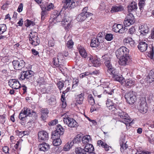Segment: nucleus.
I'll return each instance as SVG.
<instances>
[{
  "mask_svg": "<svg viewBox=\"0 0 154 154\" xmlns=\"http://www.w3.org/2000/svg\"><path fill=\"white\" fill-rule=\"evenodd\" d=\"M74 42L72 39L69 40L66 44V47L69 48H72Z\"/></svg>",
  "mask_w": 154,
  "mask_h": 154,
  "instance_id": "nucleus-55",
  "label": "nucleus"
},
{
  "mask_svg": "<svg viewBox=\"0 0 154 154\" xmlns=\"http://www.w3.org/2000/svg\"><path fill=\"white\" fill-rule=\"evenodd\" d=\"M19 79L20 80H23L25 79H28V81L31 79L32 77L34 76V72L31 70L23 71L21 72Z\"/></svg>",
  "mask_w": 154,
  "mask_h": 154,
  "instance_id": "nucleus-7",
  "label": "nucleus"
},
{
  "mask_svg": "<svg viewBox=\"0 0 154 154\" xmlns=\"http://www.w3.org/2000/svg\"><path fill=\"white\" fill-rule=\"evenodd\" d=\"M93 15L92 13H88L87 14L81 13L78 15L76 19L78 21H82L87 18L90 17Z\"/></svg>",
  "mask_w": 154,
  "mask_h": 154,
  "instance_id": "nucleus-13",
  "label": "nucleus"
},
{
  "mask_svg": "<svg viewBox=\"0 0 154 154\" xmlns=\"http://www.w3.org/2000/svg\"><path fill=\"white\" fill-rule=\"evenodd\" d=\"M78 49L79 51L80 54L81 56L86 58L88 56L87 54L86 53L85 49L84 47L80 45H78Z\"/></svg>",
  "mask_w": 154,
  "mask_h": 154,
  "instance_id": "nucleus-24",
  "label": "nucleus"
},
{
  "mask_svg": "<svg viewBox=\"0 0 154 154\" xmlns=\"http://www.w3.org/2000/svg\"><path fill=\"white\" fill-rule=\"evenodd\" d=\"M100 43L98 42L97 39L95 38H92L91 41L90 45L91 47H97L98 46Z\"/></svg>",
  "mask_w": 154,
  "mask_h": 154,
  "instance_id": "nucleus-36",
  "label": "nucleus"
},
{
  "mask_svg": "<svg viewBox=\"0 0 154 154\" xmlns=\"http://www.w3.org/2000/svg\"><path fill=\"white\" fill-rule=\"evenodd\" d=\"M127 8L129 13L135 11L137 8V3L133 1L127 6Z\"/></svg>",
  "mask_w": 154,
  "mask_h": 154,
  "instance_id": "nucleus-21",
  "label": "nucleus"
},
{
  "mask_svg": "<svg viewBox=\"0 0 154 154\" xmlns=\"http://www.w3.org/2000/svg\"><path fill=\"white\" fill-rule=\"evenodd\" d=\"M82 139V137L81 134H78L75 137H74L72 142V144L73 145L74 143H78L81 142Z\"/></svg>",
  "mask_w": 154,
  "mask_h": 154,
  "instance_id": "nucleus-35",
  "label": "nucleus"
},
{
  "mask_svg": "<svg viewBox=\"0 0 154 154\" xmlns=\"http://www.w3.org/2000/svg\"><path fill=\"white\" fill-rule=\"evenodd\" d=\"M6 118L5 115L0 116V122L3 124L5 122Z\"/></svg>",
  "mask_w": 154,
  "mask_h": 154,
  "instance_id": "nucleus-63",
  "label": "nucleus"
},
{
  "mask_svg": "<svg viewBox=\"0 0 154 154\" xmlns=\"http://www.w3.org/2000/svg\"><path fill=\"white\" fill-rule=\"evenodd\" d=\"M10 86L12 89H18L21 88V85L19 82L16 79H10Z\"/></svg>",
  "mask_w": 154,
  "mask_h": 154,
  "instance_id": "nucleus-17",
  "label": "nucleus"
},
{
  "mask_svg": "<svg viewBox=\"0 0 154 154\" xmlns=\"http://www.w3.org/2000/svg\"><path fill=\"white\" fill-rule=\"evenodd\" d=\"M105 38L107 41H111L113 38V35L111 33H106L105 35Z\"/></svg>",
  "mask_w": 154,
  "mask_h": 154,
  "instance_id": "nucleus-52",
  "label": "nucleus"
},
{
  "mask_svg": "<svg viewBox=\"0 0 154 154\" xmlns=\"http://www.w3.org/2000/svg\"><path fill=\"white\" fill-rule=\"evenodd\" d=\"M97 143L98 146H101L103 148H104L106 151H108L109 149V148H112L111 147L109 146L106 143L101 140H98Z\"/></svg>",
  "mask_w": 154,
  "mask_h": 154,
  "instance_id": "nucleus-25",
  "label": "nucleus"
},
{
  "mask_svg": "<svg viewBox=\"0 0 154 154\" xmlns=\"http://www.w3.org/2000/svg\"><path fill=\"white\" fill-rule=\"evenodd\" d=\"M124 10V7L121 5L113 6L111 8L110 12L112 13L121 12Z\"/></svg>",
  "mask_w": 154,
  "mask_h": 154,
  "instance_id": "nucleus-19",
  "label": "nucleus"
},
{
  "mask_svg": "<svg viewBox=\"0 0 154 154\" xmlns=\"http://www.w3.org/2000/svg\"><path fill=\"white\" fill-rule=\"evenodd\" d=\"M58 121L57 119H55L53 120H51L48 123V125L49 126H53L56 125L58 123Z\"/></svg>",
  "mask_w": 154,
  "mask_h": 154,
  "instance_id": "nucleus-60",
  "label": "nucleus"
},
{
  "mask_svg": "<svg viewBox=\"0 0 154 154\" xmlns=\"http://www.w3.org/2000/svg\"><path fill=\"white\" fill-rule=\"evenodd\" d=\"M84 92L77 95L75 98V100L77 103L79 104H82L84 99Z\"/></svg>",
  "mask_w": 154,
  "mask_h": 154,
  "instance_id": "nucleus-26",
  "label": "nucleus"
},
{
  "mask_svg": "<svg viewBox=\"0 0 154 154\" xmlns=\"http://www.w3.org/2000/svg\"><path fill=\"white\" fill-rule=\"evenodd\" d=\"M125 82L124 86L127 88H130L131 86L134 85L135 84V80L132 79H126L125 80L124 79L122 83Z\"/></svg>",
  "mask_w": 154,
  "mask_h": 154,
  "instance_id": "nucleus-22",
  "label": "nucleus"
},
{
  "mask_svg": "<svg viewBox=\"0 0 154 154\" xmlns=\"http://www.w3.org/2000/svg\"><path fill=\"white\" fill-rule=\"evenodd\" d=\"M6 29L7 27L5 24L0 25V35L5 32Z\"/></svg>",
  "mask_w": 154,
  "mask_h": 154,
  "instance_id": "nucleus-51",
  "label": "nucleus"
},
{
  "mask_svg": "<svg viewBox=\"0 0 154 154\" xmlns=\"http://www.w3.org/2000/svg\"><path fill=\"white\" fill-rule=\"evenodd\" d=\"M79 80L78 78H73L72 80V88H75L78 86V84L79 83Z\"/></svg>",
  "mask_w": 154,
  "mask_h": 154,
  "instance_id": "nucleus-49",
  "label": "nucleus"
},
{
  "mask_svg": "<svg viewBox=\"0 0 154 154\" xmlns=\"http://www.w3.org/2000/svg\"><path fill=\"white\" fill-rule=\"evenodd\" d=\"M123 23L124 24L125 26V27L129 26L130 25H131L134 23H132V22L131 23V21L127 19H125V18L124 21Z\"/></svg>",
  "mask_w": 154,
  "mask_h": 154,
  "instance_id": "nucleus-58",
  "label": "nucleus"
},
{
  "mask_svg": "<svg viewBox=\"0 0 154 154\" xmlns=\"http://www.w3.org/2000/svg\"><path fill=\"white\" fill-rule=\"evenodd\" d=\"M38 148L39 150L45 152L50 149V145L45 143H43L39 145Z\"/></svg>",
  "mask_w": 154,
  "mask_h": 154,
  "instance_id": "nucleus-23",
  "label": "nucleus"
},
{
  "mask_svg": "<svg viewBox=\"0 0 154 154\" xmlns=\"http://www.w3.org/2000/svg\"><path fill=\"white\" fill-rule=\"evenodd\" d=\"M12 63L14 68L17 70L21 69L25 65V63L23 60H14Z\"/></svg>",
  "mask_w": 154,
  "mask_h": 154,
  "instance_id": "nucleus-10",
  "label": "nucleus"
},
{
  "mask_svg": "<svg viewBox=\"0 0 154 154\" xmlns=\"http://www.w3.org/2000/svg\"><path fill=\"white\" fill-rule=\"evenodd\" d=\"M129 51V49L125 47L122 46L116 51V55L119 60V62L120 65L125 66L128 65L131 61L128 54Z\"/></svg>",
  "mask_w": 154,
  "mask_h": 154,
  "instance_id": "nucleus-2",
  "label": "nucleus"
},
{
  "mask_svg": "<svg viewBox=\"0 0 154 154\" xmlns=\"http://www.w3.org/2000/svg\"><path fill=\"white\" fill-rule=\"evenodd\" d=\"M28 108H24L21 111L19 115V118L20 120L27 119L28 117Z\"/></svg>",
  "mask_w": 154,
  "mask_h": 154,
  "instance_id": "nucleus-15",
  "label": "nucleus"
},
{
  "mask_svg": "<svg viewBox=\"0 0 154 154\" xmlns=\"http://www.w3.org/2000/svg\"><path fill=\"white\" fill-rule=\"evenodd\" d=\"M63 60V54L59 53L57 54V57H54L53 58L52 63L53 64V67L55 68L59 66V65H62V63L60 62L59 60Z\"/></svg>",
  "mask_w": 154,
  "mask_h": 154,
  "instance_id": "nucleus-11",
  "label": "nucleus"
},
{
  "mask_svg": "<svg viewBox=\"0 0 154 154\" xmlns=\"http://www.w3.org/2000/svg\"><path fill=\"white\" fill-rule=\"evenodd\" d=\"M41 114V120L45 121L46 120L47 118L48 117V114L49 113V111L47 108H42L39 110Z\"/></svg>",
  "mask_w": 154,
  "mask_h": 154,
  "instance_id": "nucleus-16",
  "label": "nucleus"
},
{
  "mask_svg": "<svg viewBox=\"0 0 154 154\" xmlns=\"http://www.w3.org/2000/svg\"><path fill=\"white\" fill-rule=\"evenodd\" d=\"M111 113L116 116H118L122 110L117 106L116 104L113 106L112 109H111Z\"/></svg>",
  "mask_w": 154,
  "mask_h": 154,
  "instance_id": "nucleus-27",
  "label": "nucleus"
},
{
  "mask_svg": "<svg viewBox=\"0 0 154 154\" xmlns=\"http://www.w3.org/2000/svg\"><path fill=\"white\" fill-rule=\"evenodd\" d=\"M54 7V5L52 3H50L48 4L47 7H45L46 8V10L48 11H49L51 10H53Z\"/></svg>",
  "mask_w": 154,
  "mask_h": 154,
  "instance_id": "nucleus-56",
  "label": "nucleus"
},
{
  "mask_svg": "<svg viewBox=\"0 0 154 154\" xmlns=\"http://www.w3.org/2000/svg\"><path fill=\"white\" fill-rule=\"evenodd\" d=\"M107 72L112 75L115 80L120 82H123L124 78L122 75L119 73L118 71L116 69L111 68L109 69H107Z\"/></svg>",
  "mask_w": 154,
  "mask_h": 154,
  "instance_id": "nucleus-3",
  "label": "nucleus"
},
{
  "mask_svg": "<svg viewBox=\"0 0 154 154\" xmlns=\"http://www.w3.org/2000/svg\"><path fill=\"white\" fill-rule=\"evenodd\" d=\"M49 21L51 23L61 22L62 25L67 29L69 28L70 25V21L69 17L66 16L64 14H61L57 11L53 12L51 15Z\"/></svg>",
  "mask_w": 154,
  "mask_h": 154,
  "instance_id": "nucleus-1",
  "label": "nucleus"
},
{
  "mask_svg": "<svg viewBox=\"0 0 154 154\" xmlns=\"http://www.w3.org/2000/svg\"><path fill=\"white\" fill-rule=\"evenodd\" d=\"M29 39L31 44L34 46H37L40 43V40L38 37L34 38H29Z\"/></svg>",
  "mask_w": 154,
  "mask_h": 154,
  "instance_id": "nucleus-30",
  "label": "nucleus"
},
{
  "mask_svg": "<svg viewBox=\"0 0 154 154\" xmlns=\"http://www.w3.org/2000/svg\"><path fill=\"white\" fill-rule=\"evenodd\" d=\"M91 137L90 135H86L82 137V141L83 143H88L91 141Z\"/></svg>",
  "mask_w": 154,
  "mask_h": 154,
  "instance_id": "nucleus-39",
  "label": "nucleus"
},
{
  "mask_svg": "<svg viewBox=\"0 0 154 154\" xmlns=\"http://www.w3.org/2000/svg\"><path fill=\"white\" fill-rule=\"evenodd\" d=\"M104 32H100L98 33L96 38L98 42L100 43L103 42L104 37L103 34Z\"/></svg>",
  "mask_w": 154,
  "mask_h": 154,
  "instance_id": "nucleus-40",
  "label": "nucleus"
},
{
  "mask_svg": "<svg viewBox=\"0 0 154 154\" xmlns=\"http://www.w3.org/2000/svg\"><path fill=\"white\" fill-rule=\"evenodd\" d=\"M69 83V81L68 80H66L64 83L61 81H59L57 83V85L59 89L61 90L64 87V84Z\"/></svg>",
  "mask_w": 154,
  "mask_h": 154,
  "instance_id": "nucleus-45",
  "label": "nucleus"
},
{
  "mask_svg": "<svg viewBox=\"0 0 154 154\" xmlns=\"http://www.w3.org/2000/svg\"><path fill=\"white\" fill-rule=\"evenodd\" d=\"M139 32L140 33V35L144 36L149 32L150 29L146 25H142L139 27Z\"/></svg>",
  "mask_w": 154,
  "mask_h": 154,
  "instance_id": "nucleus-14",
  "label": "nucleus"
},
{
  "mask_svg": "<svg viewBox=\"0 0 154 154\" xmlns=\"http://www.w3.org/2000/svg\"><path fill=\"white\" fill-rule=\"evenodd\" d=\"M122 24H118L116 25V27H114L113 28V30L116 32H118L122 28Z\"/></svg>",
  "mask_w": 154,
  "mask_h": 154,
  "instance_id": "nucleus-53",
  "label": "nucleus"
},
{
  "mask_svg": "<svg viewBox=\"0 0 154 154\" xmlns=\"http://www.w3.org/2000/svg\"><path fill=\"white\" fill-rule=\"evenodd\" d=\"M52 140L53 145L55 146L60 145L61 143V140L60 138Z\"/></svg>",
  "mask_w": 154,
  "mask_h": 154,
  "instance_id": "nucleus-47",
  "label": "nucleus"
},
{
  "mask_svg": "<svg viewBox=\"0 0 154 154\" xmlns=\"http://www.w3.org/2000/svg\"><path fill=\"white\" fill-rule=\"evenodd\" d=\"M73 144L72 142H70V143L68 142L64 146L63 149L64 151H67L69 150L72 146Z\"/></svg>",
  "mask_w": 154,
  "mask_h": 154,
  "instance_id": "nucleus-50",
  "label": "nucleus"
},
{
  "mask_svg": "<svg viewBox=\"0 0 154 154\" xmlns=\"http://www.w3.org/2000/svg\"><path fill=\"white\" fill-rule=\"evenodd\" d=\"M48 103L51 105H53L56 103V100L54 96H53L51 97L48 100Z\"/></svg>",
  "mask_w": 154,
  "mask_h": 154,
  "instance_id": "nucleus-43",
  "label": "nucleus"
},
{
  "mask_svg": "<svg viewBox=\"0 0 154 154\" xmlns=\"http://www.w3.org/2000/svg\"><path fill=\"white\" fill-rule=\"evenodd\" d=\"M38 84L39 86L42 85H44L45 84V82L44 79L43 78H41L39 79L37 81Z\"/></svg>",
  "mask_w": 154,
  "mask_h": 154,
  "instance_id": "nucleus-57",
  "label": "nucleus"
},
{
  "mask_svg": "<svg viewBox=\"0 0 154 154\" xmlns=\"http://www.w3.org/2000/svg\"><path fill=\"white\" fill-rule=\"evenodd\" d=\"M125 97L126 102L131 105L134 103L137 99L135 92L133 91H130L126 93Z\"/></svg>",
  "mask_w": 154,
  "mask_h": 154,
  "instance_id": "nucleus-4",
  "label": "nucleus"
},
{
  "mask_svg": "<svg viewBox=\"0 0 154 154\" xmlns=\"http://www.w3.org/2000/svg\"><path fill=\"white\" fill-rule=\"evenodd\" d=\"M125 19H127L132 22V23H134L135 21L134 16L132 13H130L128 14L126 17Z\"/></svg>",
  "mask_w": 154,
  "mask_h": 154,
  "instance_id": "nucleus-37",
  "label": "nucleus"
},
{
  "mask_svg": "<svg viewBox=\"0 0 154 154\" xmlns=\"http://www.w3.org/2000/svg\"><path fill=\"white\" fill-rule=\"evenodd\" d=\"M120 118L119 120L121 122H123L126 125L129 124L131 120L128 114L122 110L118 116Z\"/></svg>",
  "mask_w": 154,
  "mask_h": 154,
  "instance_id": "nucleus-8",
  "label": "nucleus"
},
{
  "mask_svg": "<svg viewBox=\"0 0 154 154\" xmlns=\"http://www.w3.org/2000/svg\"><path fill=\"white\" fill-rule=\"evenodd\" d=\"M102 58L103 60V62L105 65L108 68L107 69L112 68L110 62L111 59L109 57L105 55L102 56Z\"/></svg>",
  "mask_w": 154,
  "mask_h": 154,
  "instance_id": "nucleus-18",
  "label": "nucleus"
},
{
  "mask_svg": "<svg viewBox=\"0 0 154 154\" xmlns=\"http://www.w3.org/2000/svg\"><path fill=\"white\" fill-rule=\"evenodd\" d=\"M149 39H154V28H153L151 31V33L149 37Z\"/></svg>",
  "mask_w": 154,
  "mask_h": 154,
  "instance_id": "nucleus-64",
  "label": "nucleus"
},
{
  "mask_svg": "<svg viewBox=\"0 0 154 154\" xmlns=\"http://www.w3.org/2000/svg\"><path fill=\"white\" fill-rule=\"evenodd\" d=\"M38 140L40 142L45 141L48 139V134L46 131H39L38 133Z\"/></svg>",
  "mask_w": 154,
  "mask_h": 154,
  "instance_id": "nucleus-12",
  "label": "nucleus"
},
{
  "mask_svg": "<svg viewBox=\"0 0 154 154\" xmlns=\"http://www.w3.org/2000/svg\"><path fill=\"white\" fill-rule=\"evenodd\" d=\"M92 63L94 66L98 67L99 66L100 64V59L96 58H94Z\"/></svg>",
  "mask_w": 154,
  "mask_h": 154,
  "instance_id": "nucleus-48",
  "label": "nucleus"
},
{
  "mask_svg": "<svg viewBox=\"0 0 154 154\" xmlns=\"http://www.w3.org/2000/svg\"><path fill=\"white\" fill-rule=\"evenodd\" d=\"M147 81L150 83L154 81V69H152L150 71L147 76Z\"/></svg>",
  "mask_w": 154,
  "mask_h": 154,
  "instance_id": "nucleus-32",
  "label": "nucleus"
},
{
  "mask_svg": "<svg viewBox=\"0 0 154 154\" xmlns=\"http://www.w3.org/2000/svg\"><path fill=\"white\" fill-rule=\"evenodd\" d=\"M25 22L26 23H25V26L27 27H29L31 25H33V22L29 20H27Z\"/></svg>",
  "mask_w": 154,
  "mask_h": 154,
  "instance_id": "nucleus-62",
  "label": "nucleus"
},
{
  "mask_svg": "<svg viewBox=\"0 0 154 154\" xmlns=\"http://www.w3.org/2000/svg\"><path fill=\"white\" fill-rule=\"evenodd\" d=\"M63 5L62 8V11L66 9H71L75 7V2L74 0H64L62 1Z\"/></svg>",
  "mask_w": 154,
  "mask_h": 154,
  "instance_id": "nucleus-9",
  "label": "nucleus"
},
{
  "mask_svg": "<svg viewBox=\"0 0 154 154\" xmlns=\"http://www.w3.org/2000/svg\"><path fill=\"white\" fill-rule=\"evenodd\" d=\"M42 11L41 13V19L42 20H44L46 16V15L48 14L47 11L46 10V8H45V6H43V5L41 6Z\"/></svg>",
  "mask_w": 154,
  "mask_h": 154,
  "instance_id": "nucleus-33",
  "label": "nucleus"
},
{
  "mask_svg": "<svg viewBox=\"0 0 154 154\" xmlns=\"http://www.w3.org/2000/svg\"><path fill=\"white\" fill-rule=\"evenodd\" d=\"M135 32V29L133 26H131L129 29L128 32L131 35H132Z\"/></svg>",
  "mask_w": 154,
  "mask_h": 154,
  "instance_id": "nucleus-61",
  "label": "nucleus"
},
{
  "mask_svg": "<svg viewBox=\"0 0 154 154\" xmlns=\"http://www.w3.org/2000/svg\"><path fill=\"white\" fill-rule=\"evenodd\" d=\"M103 93L105 94H109L112 95L113 93V90H111L110 89L108 88L106 90L104 91Z\"/></svg>",
  "mask_w": 154,
  "mask_h": 154,
  "instance_id": "nucleus-59",
  "label": "nucleus"
},
{
  "mask_svg": "<svg viewBox=\"0 0 154 154\" xmlns=\"http://www.w3.org/2000/svg\"><path fill=\"white\" fill-rule=\"evenodd\" d=\"M120 144L121 146V151L122 152H124V150L127 148L128 146L126 144V143H125V142H123V141L121 140L120 141Z\"/></svg>",
  "mask_w": 154,
  "mask_h": 154,
  "instance_id": "nucleus-38",
  "label": "nucleus"
},
{
  "mask_svg": "<svg viewBox=\"0 0 154 154\" xmlns=\"http://www.w3.org/2000/svg\"><path fill=\"white\" fill-rule=\"evenodd\" d=\"M75 151L76 154H87L85 150L81 147L76 148Z\"/></svg>",
  "mask_w": 154,
  "mask_h": 154,
  "instance_id": "nucleus-44",
  "label": "nucleus"
},
{
  "mask_svg": "<svg viewBox=\"0 0 154 154\" xmlns=\"http://www.w3.org/2000/svg\"><path fill=\"white\" fill-rule=\"evenodd\" d=\"M63 122L70 128H76L78 126V123L73 118L68 115H66L63 118Z\"/></svg>",
  "mask_w": 154,
  "mask_h": 154,
  "instance_id": "nucleus-5",
  "label": "nucleus"
},
{
  "mask_svg": "<svg viewBox=\"0 0 154 154\" xmlns=\"http://www.w3.org/2000/svg\"><path fill=\"white\" fill-rule=\"evenodd\" d=\"M140 104L138 107L139 111L143 114L146 113L148 108L146 100L145 98L142 97L140 99Z\"/></svg>",
  "mask_w": 154,
  "mask_h": 154,
  "instance_id": "nucleus-6",
  "label": "nucleus"
},
{
  "mask_svg": "<svg viewBox=\"0 0 154 154\" xmlns=\"http://www.w3.org/2000/svg\"><path fill=\"white\" fill-rule=\"evenodd\" d=\"M138 48L141 52L145 51L148 48V44L144 41L140 42L139 43Z\"/></svg>",
  "mask_w": 154,
  "mask_h": 154,
  "instance_id": "nucleus-20",
  "label": "nucleus"
},
{
  "mask_svg": "<svg viewBox=\"0 0 154 154\" xmlns=\"http://www.w3.org/2000/svg\"><path fill=\"white\" fill-rule=\"evenodd\" d=\"M18 136L21 137L26 135H29V132L28 131H18Z\"/></svg>",
  "mask_w": 154,
  "mask_h": 154,
  "instance_id": "nucleus-54",
  "label": "nucleus"
},
{
  "mask_svg": "<svg viewBox=\"0 0 154 154\" xmlns=\"http://www.w3.org/2000/svg\"><path fill=\"white\" fill-rule=\"evenodd\" d=\"M84 149L85 150V152L86 153H88L91 151H94V148L92 144L89 143H87L85 146Z\"/></svg>",
  "mask_w": 154,
  "mask_h": 154,
  "instance_id": "nucleus-31",
  "label": "nucleus"
},
{
  "mask_svg": "<svg viewBox=\"0 0 154 154\" xmlns=\"http://www.w3.org/2000/svg\"><path fill=\"white\" fill-rule=\"evenodd\" d=\"M56 130L58 131V132L62 135L64 133L65 129L60 125L58 124L56 126Z\"/></svg>",
  "mask_w": 154,
  "mask_h": 154,
  "instance_id": "nucleus-41",
  "label": "nucleus"
},
{
  "mask_svg": "<svg viewBox=\"0 0 154 154\" xmlns=\"http://www.w3.org/2000/svg\"><path fill=\"white\" fill-rule=\"evenodd\" d=\"M146 1V0H139L138 5L139 9L141 12H143L144 10V6L146 4L145 2Z\"/></svg>",
  "mask_w": 154,
  "mask_h": 154,
  "instance_id": "nucleus-34",
  "label": "nucleus"
},
{
  "mask_svg": "<svg viewBox=\"0 0 154 154\" xmlns=\"http://www.w3.org/2000/svg\"><path fill=\"white\" fill-rule=\"evenodd\" d=\"M28 116L31 117L33 120H36L37 118V115L36 112L28 108Z\"/></svg>",
  "mask_w": 154,
  "mask_h": 154,
  "instance_id": "nucleus-28",
  "label": "nucleus"
},
{
  "mask_svg": "<svg viewBox=\"0 0 154 154\" xmlns=\"http://www.w3.org/2000/svg\"><path fill=\"white\" fill-rule=\"evenodd\" d=\"M106 104L109 109L111 110V109H112V107H113V106L114 105H116V104L112 103L110 100L108 99L107 100Z\"/></svg>",
  "mask_w": 154,
  "mask_h": 154,
  "instance_id": "nucleus-46",
  "label": "nucleus"
},
{
  "mask_svg": "<svg viewBox=\"0 0 154 154\" xmlns=\"http://www.w3.org/2000/svg\"><path fill=\"white\" fill-rule=\"evenodd\" d=\"M88 100L89 104L92 106H93L95 103L94 99L91 94H89L88 96Z\"/></svg>",
  "mask_w": 154,
  "mask_h": 154,
  "instance_id": "nucleus-42",
  "label": "nucleus"
},
{
  "mask_svg": "<svg viewBox=\"0 0 154 154\" xmlns=\"http://www.w3.org/2000/svg\"><path fill=\"white\" fill-rule=\"evenodd\" d=\"M149 51L148 52L147 56L148 57L152 59H153L154 56V47L152 44L149 45Z\"/></svg>",
  "mask_w": 154,
  "mask_h": 154,
  "instance_id": "nucleus-29",
  "label": "nucleus"
}]
</instances>
